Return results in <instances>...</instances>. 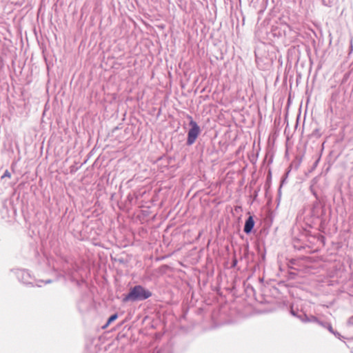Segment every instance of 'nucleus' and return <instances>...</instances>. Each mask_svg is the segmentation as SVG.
I'll list each match as a JSON object with an SVG mask.
<instances>
[{"label": "nucleus", "instance_id": "1", "mask_svg": "<svg viewBox=\"0 0 353 353\" xmlns=\"http://www.w3.org/2000/svg\"><path fill=\"white\" fill-rule=\"evenodd\" d=\"M151 296L152 293L149 290L145 289L141 285H135L131 288L130 292L123 297V301L134 302L138 301H143L148 299Z\"/></svg>", "mask_w": 353, "mask_h": 353}, {"label": "nucleus", "instance_id": "2", "mask_svg": "<svg viewBox=\"0 0 353 353\" xmlns=\"http://www.w3.org/2000/svg\"><path fill=\"white\" fill-rule=\"evenodd\" d=\"M190 118L192 119L191 117ZM190 125L191 126V128L188 131L187 139V145H191L195 142L200 133L199 126L192 119L190 121Z\"/></svg>", "mask_w": 353, "mask_h": 353}, {"label": "nucleus", "instance_id": "3", "mask_svg": "<svg viewBox=\"0 0 353 353\" xmlns=\"http://www.w3.org/2000/svg\"><path fill=\"white\" fill-rule=\"evenodd\" d=\"M254 225V221L252 216H249L245 221L243 231L246 234L251 232Z\"/></svg>", "mask_w": 353, "mask_h": 353}, {"label": "nucleus", "instance_id": "4", "mask_svg": "<svg viewBox=\"0 0 353 353\" xmlns=\"http://www.w3.org/2000/svg\"><path fill=\"white\" fill-rule=\"evenodd\" d=\"M312 322L316 323L318 325H321V327H323L325 325V321H322L319 320L318 318H316L314 316H312Z\"/></svg>", "mask_w": 353, "mask_h": 353}, {"label": "nucleus", "instance_id": "5", "mask_svg": "<svg viewBox=\"0 0 353 353\" xmlns=\"http://www.w3.org/2000/svg\"><path fill=\"white\" fill-rule=\"evenodd\" d=\"M118 317V315L117 314H114L113 315H112L108 320L105 325L103 327H106L107 326H108V325H110L112 322H113L114 321H115Z\"/></svg>", "mask_w": 353, "mask_h": 353}, {"label": "nucleus", "instance_id": "6", "mask_svg": "<svg viewBox=\"0 0 353 353\" xmlns=\"http://www.w3.org/2000/svg\"><path fill=\"white\" fill-rule=\"evenodd\" d=\"M323 327H325V328L327 329V330H328V331H329L330 333H332H332H334V332L335 331V330H334V329L332 328V325H331L330 323H328V322H325V325H324Z\"/></svg>", "mask_w": 353, "mask_h": 353}, {"label": "nucleus", "instance_id": "7", "mask_svg": "<svg viewBox=\"0 0 353 353\" xmlns=\"http://www.w3.org/2000/svg\"><path fill=\"white\" fill-rule=\"evenodd\" d=\"M301 320L303 321V322H305V323H307V322H312V316H307V315L304 314L302 318H301Z\"/></svg>", "mask_w": 353, "mask_h": 353}, {"label": "nucleus", "instance_id": "8", "mask_svg": "<svg viewBox=\"0 0 353 353\" xmlns=\"http://www.w3.org/2000/svg\"><path fill=\"white\" fill-rule=\"evenodd\" d=\"M332 334H334L336 338L341 340L343 338V336H342L341 334L337 331H334V333H332Z\"/></svg>", "mask_w": 353, "mask_h": 353}, {"label": "nucleus", "instance_id": "9", "mask_svg": "<svg viewBox=\"0 0 353 353\" xmlns=\"http://www.w3.org/2000/svg\"><path fill=\"white\" fill-rule=\"evenodd\" d=\"M5 177H8V178L11 177V174L8 170H6L3 175L1 176V178H5Z\"/></svg>", "mask_w": 353, "mask_h": 353}, {"label": "nucleus", "instance_id": "10", "mask_svg": "<svg viewBox=\"0 0 353 353\" xmlns=\"http://www.w3.org/2000/svg\"><path fill=\"white\" fill-rule=\"evenodd\" d=\"M51 282H52L51 280H46L45 283L47 284V283H50Z\"/></svg>", "mask_w": 353, "mask_h": 353}, {"label": "nucleus", "instance_id": "11", "mask_svg": "<svg viewBox=\"0 0 353 353\" xmlns=\"http://www.w3.org/2000/svg\"><path fill=\"white\" fill-rule=\"evenodd\" d=\"M291 314L293 315V316H296V314L295 312H294V310H291Z\"/></svg>", "mask_w": 353, "mask_h": 353}, {"label": "nucleus", "instance_id": "12", "mask_svg": "<svg viewBox=\"0 0 353 353\" xmlns=\"http://www.w3.org/2000/svg\"><path fill=\"white\" fill-rule=\"evenodd\" d=\"M236 262H237V261H236V260L235 259V260L234 261V262H233V265H234H234H236Z\"/></svg>", "mask_w": 353, "mask_h": 353}]
</instances>
